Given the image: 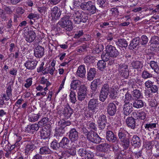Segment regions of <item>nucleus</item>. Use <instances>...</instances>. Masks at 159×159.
<instances>
[{"label": "nucleus", "mask_w": 159, "mask_h": 159, "mask_svg": "<svg viewBox=\"0 0 159 159\" xmlns=\"http://www.w3.org/2000/svg\"><path fill=\"white\" fill-rule=\"evenodd\" d=\"M74 16V15L72 14H68L64 15L58 22L57 25H59L67 31H71L73 27L71 20L73 19Z\"/></svg>", "instance_id": "1"}, {"label": "nucleus", "mask_w": 159, "mask_h": 159, "mask_svg": "<svg viewBox=\"0 0 159 159\" xmlns=\"http://www.w3.org/2000/svg\"><path fill=\"white\" fill-rule=\"evenodd\" d=\"M73 16V21L75 24H79L80 22H86L88 20V15L81 10L75 11Z\"/></svg>", "instance_id": "2"}, {"label": "nucleus", "mask_w": 159, "mask_h": 159, "mask_svg": "<svg viewBox=\"0 0 159 159\" xmlns=\"http://www.w3.org/2000/svg\"><path fill=\"white\" fill-rule=\"evenodd\" d=\"M80 8L83 10L88 11L90 14L95 13L97 10L94 3L90 1L82 4Z\"/></svg>", "instance_id": "3"}, {"label": "nucleus", "mask_w": 159, "mask_h": 159, "mask_svg": "<svg viewBox=\"0 0 159 159\" xmlns=\"http://www.w3.org/2000/svg\"><path fill=\"white\" fill-rule=\"evenodd\" d=\"M110 93V88L107 84H104L102 86L99 94V100L103 102L107 98Z\"/></svg>", "instance_id": "4"}, {"label": "nucleus", "mask_w": 159, "mask_h": 159, "mask_svg": "<svg viewBox=\"0 0 159 159\" xmlns=\"http://www.w3.org/2000/svg\"><path fill=\"white\" fill-rule=\"evenodd\" d=\"M87 139L91 142L99 144L101 142L102 139L97 133L93 131H90L87 134Z\"/></svg>", "instance_id": "5"}, {"label": "nucleus", "mask_w": 159, "mask_h": 159, "mask_svg": "<svg viewBox=\"0 0 159 159\" xmlns=\"http://www.w3.org/2000/svg\"><path fill=\"white\" fill-rule=\"evenodd\" d=\"M106 49V51L108 52V53L112 58H116L119 55V52L116 47L111 45H107Z\"/></svg>", "instance_id": "6"}, {"label": "nucleus", "mask_w": 159, "mask_h": 159, "mask_svg": "<svg viewBox=\"0 0 159 159\" xmlns=\"http://www.w3.org/2000/svg\"><path fill=\"white\" fill-rule=\"evenodd\" d=\"M119 74L121 76L127 78L129 75L128 70V66L124 64H120L118 68Z\"/></svg>", "instance_id": "7"}, {"label": "nucleus", "mask_w": 159, "mask_h": 159, "mask_svg": "<svg viewBox=\"0 0 159 159\" xmlns=\"http://www.w3.org/2000/svg\"><path fill=\"white\" fill-rule=\"evenodd\" d=\"M68 137L72 142L75 143L78 140L79 138V133L75 128H72L69 132Z\"/></svg>", "instance_id": "8"}, {"label": "nucleus", "mask_w": 159, "mask_h": 159, "mask_svg": "<svg viewBox=\"0 0 159 159\" xmlns=\"http://www.w3.org/2000/svg\"><path fill=\"white\" fill-rule=\"evenodd\" d=\"M97 123L98 127L101 129H104L107 123L106 116L102 114L99 116L97 120Z\"/></svg>", "instance_id": "9"}, {"label": "nucleus", "mask_w": 159, "mask_h": 159, "mask_svg": "<svg viewBox=\"0 0 159 159\" xmlns=\"http://www.w3.org/2000/svg\"><path fill=\"white\" fill-rule=\"evenodd\" d=\"M35 142L33 140H31L26 142L25 151V153L27 154L32 152L36 148L34 145Z\"/></svg>", "instance_id": "10"}, {"label": "nucleus", "mask_w": 159, "mask_h": 159, "mask_svg": "<svg viewBox=\"0 0 159 159\" xmlns=\"http://www.w3.org/2000/svg\"><path fill=\"white\" fill-rule=\"evenodd\" d=\"M50 14L52 18L57 19L60 17L61 15V11L59 10L57 6H55L50 8Z\"/></svg>", "instance_id": "11"}, {"label": "nucleus", "mask_w": 159, "mask_h": 159, "mask_svg": "<svg viewBox=\"0 0 159 159\" xmlns=\"http://www.w3.org/2000/svg\"><path fill=\"white\" fill-rule=\"evenodd\" d=\"M132 104V103L129 102H125L123 108V113L124 115L128 116L133 111Z\"/></svg>", "instance_id": "12"}, {"label": "nucleus", "mask_w": 159, "mask_h": 159, "mask_svg": "<svg viewBox=\"0 0 159 159\" xmlns=\"http://www.w3.org/2000/svg\"><path fill=\"white\" fill-rule=\"evenodd\" d=\"M24 35L26 40L29 43L33 42L35 39L36 36L35 33L32 30H29L27 33L25 32Z\"/></svg>", "instance_id": "13"}, {"label": "nucleus", "mask_w": 159, "mask_h": 159, "mask_svg": "<svg viewBox=\"0 0 159 159\" xmlns=\"http://www.w3.org/2000/svg\"><path fill=\"white\" fill-rule=\"evenodd\" d=\"M116 111V107L115 103H110L107 107V112L111 116H114Z\"/></svg>", "instance_id": "14"}, {"label": "nucleus", "mask_w": 159, "mask_h": 159, "mask_svg": "<svg viewBox=\"0 0 159 159\" xmlns=\"http://www.w3.org/2000/svg\"><path fill=\"white\" fill-rule=\"evenodd\" d=\"M98 104V99H91L88 103V109L91 111H93L95 109Z\"/></svg>", "instance_id": "15"}, {"label": "nucleus", "mask_w": 159, "mask_h": 159, "mask_svg": "<svg viewBox=\"0 0 159 159\" xmlns=\"http://www.w3.org/2000/svg\"><path fill=\"white\" fill-rule=\"evenodd\" d=\"M111 145L107 143H104L97 145L96 148L99 151L105 152L111 147Z\"/></svg>", "instance_id": "16"}, {"label": "nucleus", "mask_w": 159, "mask_h": 159, "mask_svg": "<svg viewBox=\"0 0 159 159\" xmlns=\"http://www.w3.org/2000/svg\"><path fill=\"white\" fill-rule=\"evenodd\" d=\"M44 49L40 46H38L34 49V54L35 57H41L44 55Z\"/></svg>", "instance_id": "17"}, {"label": "nucleus", "mask_w": 159, "mask_h": 159, "mask_svg": "<svg viewBox=\"0 0 159 159\" xmlns=\"http://www.w3.org/2000/svg\"><path fill=\"white\" fill-rule=\"evenodd\" d=\"M106 138L108 141L114 143L117 140V138L111 131H107L106 133Z\"/></svg>", "instance_id": "18"}, {"label": "nucleus", "mask_w": 159, "mask_h": 159, "mask_svg": "<svg viewBox=\"0 0 159 159\" xmlns=\"http://www.w3.org/2000/svg\"><path fill=\"white\" fill-rule=\"evenodd\" d=\"M131 144L135 147H138L141 145V140L137 135H134L130 140Z\"/></svg>", "instance_id": "19"}, {"label": "nucleus", "mask_w": 159, "mask_h": 159, "mask_svg": "<svg viewBox=\"0 0 159 159\" xmlns=\"http://www.w3.org/2000/svg\"><path fill=\"white\" fill-rule=\"evenodd\" d=\"M158 125V122L157 121H155L154 122L152 121L151 122L146 124L144 125V128L146 129V130L151 131L155 128H156Z\"/></svg>", "instance_id": "20"}, {"label": "nucleus", "mask_w": 159, "mask_h": 159, "mask_svg": "<svg viewBox=\"0 0 159 159\" xmlns=\"http://www.w3.org/2000/svg\"><path fill=\"white\" fill-rule=\"evenodd\" d=\"M86 73V69L85 66L84 65L80 66L78 68L76 72V75L81 78L84 77Z\"/></svg>", "instance_id": "21"}, {"label": "nucleus", "mask_w": 159, "mask_h": 159, "mask_svg": "<svg viewBox=\"0 0 159 159\" xmlns=\"http://www.w3.org/2000/svg\"><path fill=\"white\" fill-rule=\"evenodd\" d=\"M131 66L134 69L139 70L142 69L143 67V61H133L131 63Z\"/></svg>", "instance_id": "22"}, {"label": "nucleus", "mask_w": 159, "mask_h": 159, "mask_svg": "<svg viewBox=\"0 0 159 159\" xmlns=\"http://www.w3.org/2000/svg\"><path fill=\"white\" fill-rule=\"evenodd\" d=\"M131 136V135L129 134L127 135H126L125 137L123 138L122 140H120V142L123 143L125 149H127L130 143L129 139Z\"/></svg>", "instance_id": "23"}, {"label": "nucleus", "mask_w": 159, "mask_h": 159, "mask_svg": "<svg viewBox=\"0 0 159 159\" xmlns=\"http://www.w3.org/2000/svg\"><path fill=\"white\" fill-rule=\"evenodd\" d=\"M126 122L128 126L132 129H134L135 126V119L132 117H128L126 120Z\"/></svg>", "instance_id": "24"}, {"label": "nucleus", "mask_w": 159, "mask_h": 159, "mask_svg": "<svg viewBox=\"0 0 159 159\" xmlns=\"http://www.w3.org/2000/svg\"><path fill=\"white\" fill-rule=\"evenodd\" d=\"M37 65V62L34 61H29L25 64V65L27 69L30 70L34 69Z\"/></svg>", "instance_id": "25"}, {"label": "nucleus", "mask_w": 159, "mask_h": 159, "mask_svg": "<svg viewBox=\"0 0 159 159\" xmlns=\"http://www.w3.org/2000/svg\"><path fill=\"white\" fill-rule=\"evenodd\" d=\"M40 136L42 139H45L50 137L51 134L50 132L49 131H47L46 129H42L39 131Z\"/></svg>", "instance_id": "26"}, {"label": "nucleus", "mask_w": 159, "mask_h": 159, "mask_svg": "<svg viewBox=\"0 0 159 159\" xmlns=\"http://www.w3.org/2000/svg\"><path fill=\"white\" fill-rule=\"evenodd\" d=\"M139 39L136 38L134 39L130 42L129 45V48L130 49L133 50L136 48L139 44Z\"/></svg>", "instance_id": "27"}, {"label": "nucleus", "mask_w": 159, "mask_h": 159, "mask_svg": "<svg viewBox=\"0 0 159 159\" xmlns=\"http://www.w3.org/2000/svg\"><path fill=\"white\" fill-rule=\"evenodd\" d=\"M72 113V109L69 106H67L65 107L63 113L66 118L68 119L70 118Z\"/></svg>", "instance_id": "28"}, {"label": "nucleus", "mask_w": 159, "mask_h": 159, "mask_svg": "<svg viewBox=\"0 0 159 159\" xmlns=\"http://www.w3.org/2000/svg\"><path fill=\"white\" fill-rule=\"evenodd\" d=\"M152 69L157 74H159V66L157 62L151 60L150 63H148Z\"/></svg>", "instance_id": "29"}, {"label": "nucleus", "mask_w": 159, "mask_h": 159, "mask_svg": "<svg viewBox=\"0 0 159 159\" xmlns=\"http://www.w3.org/2000/svg\"><path fill=\"white\" fill-rule=\"evenodd\" d=\"M70 142V140L68 138L64 137L61 139L59 143L61 148H65L68 146Z\"/></svg>", "instance_id": "30"}, {"label": "nucleus", "mask_w": 159, "mask_h": 159, "mask_svg": "<svg viewBox=\"0 0 159 159\" xmlns=\"http://www.w3.org/2000/svg\"><path fill=\"white\" fill-rule=\"evenodd\" d=\"M144 102L141 100H135L133 102V107L136 109H139L144 106Z\"/></svg>", "instance_id": "31"}, {"label": "nucleus", "mask_w": 159, "mask_h": 159, "mask_svg": "<svg viewBox=\"0 0 159 159\" xmlns=\"http://www.w3.org/2000/svg\"><path fill=\"white\" fill-rule=\"evenodd\" d=\"M101 80L99 79L94 80L91 83V89L93 91H96L97 89V87L101 85Z\"/></svg>", "instance_id": "32"}, {"label": "nucleus", "mask_w": 159, "mask_h": 159, "mask_svg": "<svg viewBox=\"0 0 159 159\" xmlns=\"http://www.w3.org/2000/svg\"><path fill=\"white\" fill-rule=\"evenodd\" d=\"M40 116V113L32 114L28 116V120L31 122H34L37 121Z\"/></svg>", "instance_id": "33"}, {"label": "nucleus", "mask_w": 159, "mask_h": 159, "mask_svg": "<svg viewBox=\"0 0 159 159\" xmlns=\"http://www.w3.org/2000/svg\"><path fill=\"white\" fill-rule=\"evenodd\" d=\"M116 43L117 45L122 48L126 47L128 46L127 41L123 39H119L116 42Z\"/></svg>", "instance_id": "34"}, {"label": "nucleus", "mask_w": 159, "mask_h": 159, "mask_svg": "<svg viewBox=\"0 0 159 159\" xmlns=\"http://www.w3.org/2000/svg\"><path fill=\"white\" fill-rule=\"evenodd\" d=\"M62 124L60 123L59 121L58 123L57 126L56 127L55 130L56 133L57 134H59L60 135H62L65 132V128H63V126L62 125Z\"/></svg>", "instance_id": "35"}, {"label": "nucleus", "mask_w": 159, "mask_h": 159, "mask_svg": "<svg viewBox=\"0 0 159 159\" xmlns=\"http://www.w3.org/2000/svg\"><path fill=\"white\" fill-rule=\"evenodd\" d=\"M81 82L80 81L78 80H73L70 84V89L73 90L76 89L80 87L81 84Z\"/></svg>", "instance_id": "36"}, {"label": "nucleus", "mask_w": 159, "mask_h": 159, "mask_svg": "<svg viewBox=\"0 0 159 159\" xmlns=\"http://www.w3.org/2000/svg\"><path fill=\"white\" fill-rule=\"evenodd\" d=\"M51 153V151L47 146H44L41 147L39 149V153L41 155H45L49 154Z\"/></svg>", "instance_id": "37"}, {"label": "nucleus", "mask_w": 159, "mask_h": 159, "mask_svg": "<svg viewBox=\"0 0 159 159\" xmlns=\"http://www.w3.org/2000/svg\"><path fill=\"white\" fill-rule=\"evenodd\" d=\"M96 74V69L94 68L90 69L88 74L87 78L89 80H92L95 77Z\"/></svg>", "instance_id": "38"}, {"label": "nucleus", "mask_w": 159, "mask_h": 159, "mask_svg": "<svg viewBox=\"0 0 159 159\" xmlns=\"http://www.w3.org/2000/svg\"><path fill=\"white\" fill-rule=\"evenodd\" d=\"M128 133L123 128H120L118 133V137L120 140H122L123 138L127 135Z\"/></svg>", "instance_id": "39"}, {"label": "nucleus", "mask_w": 159, "mask_h": 159, "mask_svg": "<svg viewBox=\"0 0 159 159\" xmlns=\"http://www.w3.org/2000/svg\"><path fill=\"white\" fill-rule=\"evenodd\" d=\"M141 76L144 79H148L152 77V75L146 70H143Z\"/></svg>", "instance_id": "40"}, {"label": "nucleus", "mask_w": 159, "mask_h": 159, "mask_svg": "<svg viewBox=\"0 0 159 159\" xmlns=\"http://www.w3.org/2000/svg\"><path fill=\"white\" fill-rule=\"evenodd\" d=\"M133 96L135 99H139L142 98V93L139 90H134L133 91Z\"/></svg>", "instance_id": "41"}, {"label": "nucleus", "mask_w": 159, "mask_h": 159, "mask_svg": "<svg viewBox=\"0 0 159 159\" xmlns=\"http://www.w3.org/2000/svg\"><path fill=\"white\" fill-rule=\"evenodd\" d=\"M76 145L75 146L74 144L72 145L71 148L67 150V152L71 155H75L76 153Z\"/></svg>", "instance_id": "42"}, {"label": "nucleus", "mask_w": 159, "mask_h": 159, "mask_svg": "<svg viewBox=\"0 0 159 159\" xmlns=\"http://www.w3.org/2000/svg\"><path fill=\"white\" fill-rule=\"evenodd\" d=\"M70 97L71 102L73 103H75L76 101L75 93L71 89L70 90Z\"/></svg>", "instance_id": "43"}, {"label": "nucleus", "mask_w": 159, "mask_h": 159, "mask_svg": "<svg viewBox=\"0 0 159 159\" xmlns=\"http://www.w3.org/2000/svg\"><path fill=\"white\" fill-rule=\"evenodd\" d=\"M149 42L151 44H159V37L154 36L152 37Z\"/></svg>", "instance_id": "44"}, {"label": "nucleus", "mask_w": 159, "mask_h": 159, "mask_svg": "<svg viewBox=\"0 0 159 159\" xmlns=\"http://www.w3.org/2000/svg\"><path fill=\"white\" fill-rule=\"evenodd\" d=\"M138 117L137 119L139 120H144L145 119L147 114L144 111H142L138 112Z\"/></svg>", "instance_id": "45"}, {"label": "nucleus", "mask_w": 159, "mask_h": 159, "mask_svg": "<svg viewBox=\"0 0 159 159\" xmlns=\"http://www.w3.org/2000/svg\"><path fill=\"white\" fill-rule=\"evenodd\" d=\"M97 66L98 68L99 69L102 70L106 67V63L105 61L103 60L99 61L98 62Z\"/></svg>", "instance_id": "46"}, {"label": "nucleus", "mask_w": 159, "mask_h": 159, "mask_svg": "<svg viewBox=\"0 0 159 159\" xmlns=\"http://www.w3.org/2000/svg\"><path fill=\"white\" fill-rule=\"evenodd\" d=\"M40 126L38 124H32L30 126H29L27 128L29 129L30 130H34L37 131L40 127Z\"/></svg>", "instance_id": "47"}, {"label": "nucleus", "mask_w": 159, "mask_h": 159, "mask_svg": "<svg viewBox=\"0 0 159 159\" xmlns=\"http://www.w3.org/2000/svg\"><path fill=\"white\" fill-rule=\"evenodd\" d=\"M97 4L102 8L106 7L107 4V0H97Z\"/></svg>", "instance_id": "48"}, {"label": "nucleus", "mask_w": 159, "mask_h": 159, "mask_svg": "<svg viewBox=\"0 0 159 159\" xmlns=\"http://www.w3.org/2000/svg\"><path fill=\"white\" fill-rule=\"evenodd\" d=\"M101 57L102 60L106 61L109 60V59H111V57L107 51H106V53L102 54Z\"/></svg>", "instance_id": "49"}, {"label": "nucleus", "mask_w": 159, "mask_h": 159, "mask_svg": "<svg viewBox=\"0 0 159 159\" xmlns=\"http://www.w3.org/2000/svg\"><path fill=\"white\" fill-rule=\"evenodd\" d=\"M61 147L60 143L57 141H54L51 143V147L54 150H57Z\"/></svg>", "instance_id": "50"}, {"label": "nucleus", "mask_w": 159, "mask_h": 159, "mask_svg": "<svg viewBox=\"0 0 159 159\" xmlns=\"http://www.w3.org/2000/svg\"><path fill=\"white\" fill-rule=\"evenodd\" d=\"M87 152L86 149L81 148L78 151V154L81 157H85Z\"/></svg>", "instance_id": "51"}, {"label": "nucleus", "mask_w": 159, "mask_h": 159, "mask_svg": "<svg viewBox=\"0 0 159 159\" xmlns=\"http://www.w3.org/2000/svg\"><path fill=\"white\" fill-rule=\"evenodd\" d=\"M26 83L25 84L24 86L26 88H29L32 85V79L29 78L25 80Z\"/></svg>", "instance_id": "52"}, {"label": "nucleus", "mask_w": 159, "mask_h": 159, "mask_svg": "<svg viewBox=\"0 0 159 159\" xmlns=\"http://www.w3.org/2000/svg\"><path fill=\"white\" fill-rule=\"evenodd\" d=\"M48 118L47 117L43 118L41 120L38 122L39 124L41 126H43L44 124L47 123L48 121Z\"/></svg>", "instance_id": "53"}, {"label": "nucleus", "mask_w": 159, "mask_h": 159, "mask_svg": "<svg viewBox=\"0 0 159 159\" xmlns=\"http://www.w3.org/2000/svg\"><path fill=\"white\" fill-rule=\"evenodd\" d=\"M25 11L24 8L21 7H17L16 10V13L18 15H20L23 14Z\"/></svg>", "instance_id": "54"}, {"label": "nucleus", "mask_w": 159, "mask_h": 159, "mask_svg": "<svg viewBox=\"0 0 159 159\" xmlns=\"http://www.w3.org/2000/svg\"><path fill=\"white\" fill-rule=\"evenodd\" d=\"M93 154L90 151H88L84 157L85 159H94Z\"/></svg>", "instance_id": "55"}, {"label": "nucleus", "mask_w": 159, "mask_h": 159, "mask_svg": "<svg viewBox=\"0 0 159 159\" xmlns=\"http://www.w3.org/2000/svg\"><path fill=\"white\" fill-rule=\"evenodd\" d=\"M87 89L86 87L84 85H81L79 89L78 93H82L85 94H87V93L86 92Z\"/></svg>", "instance_id": "56"}, {"label": "nucleus", "mask_w": 159, "mask_h": 159, "mask_svg": "<svg viewBox=\"0 0 159 159\" xmlns=\"http://www.w3.org/2000/svg\"><path fill=\"white\" fill-rule=\"evenodd\" d=\"M148 41V37L145 35H143L141 38V43L142 45L146 44Z\"/></svg>", "instance_id": "57"}, {"label": "nucleus", "mask_w": 159, "mask_h": 159, "mask_svg": "<svg viewBox=\"0 0 159 159\" xmlns=\"http://www.w3.org/2000/svg\"><path fill=\"white\" fill-rule=\"evenodd\" d=\"M103 47L102 45H97L96 48H95V51L97 53H99L103 50Z\"/></svg>", "instance_id": "58"}, {"label": "nucleus", "mask_w": 159, "mask_h": 159, "mask_svg": "<svg viewBox=\"0 0 159 159\" xmlns=\"http://www.w3.org/2000/svg\"><path fill=\"white\" fill-rule=\"evenodd\" d=\"M87 46L85 45L79 47L77 48V52L81 53L86 51Z\"/></svg>", "instance_id": "59"}, {"label": "nucleus", "mask_w": 159, "mask_h": 159, "mask_svg": "<svg viewBox=\"0 0 159 159\" xmlns=\"http://www.w3.org/2000/svg\"><path fill=\"white\" fill-rule=\"evenodd\" d=\"M87 94L82 93H78V99L80 101L84 100Z\"/></svg>", "instance_id": "60"}, {"label": "nucleus", "mask_w": 159, "mask_h": 159, "mask_svg": "<svg viewBox=\"0 0 159 159\" xmlns=\"http://www.w3.org/2000/svg\"><path fill=\"white\" fill-rule=\"evenodd\" d=\"M60 123L62 124L63 128H65L66 126H69L71 125V122L69 121H65V120H60L59 121Z\"/></svg>", "instance_id": "61"}, {"label": "nucleus", "mask_w": 159, "mask_h": 159, "mask_svg": "<svg viewBox=\"0 0 159 159\" xmlns=\"http://www.w3.org/2000/svg\"><path fill=\"white\" fill-rule=\"evenodd\" d=\"M47 8L45 7H38V10L40 13H45V12L47 11Z\"/></svg>", "instance_id": "62"}, {"label": "nucleus", "mask_w": 159, "mask_h": 159, "mask_svg": "<svg viewBox=\"0 0 159 159\" xmlns=\"http://www.w3.org/2000/svg\"><path fill=\"white\" fill-rule=\"evenodd\" d=\"M96 125L95 123L93 122H89L88 123V126L92 129H93L94 130H96L97 128L96 127Z\"/></svg>", "instance_id": "63"}, {"label": "nucleus", "mask_w": 159, "mask_h": 159, "mask_svg": "<svg viewBox=\"0 0 159 159\" xmlns=\"http://www.w3.org/2000/svg\"><path fill=\"white\" fill-rule=\"evenodd\" d=\"M132 96L130 94L127 93L125 95V102H128L131 100Z\"/></svg>", "instance_id": "64"}]
</instances>
